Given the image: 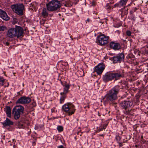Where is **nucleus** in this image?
I'll return each mask as SVG.
<instances>
[{"instance_id":"f257e3e1","label":"nucleus","mask_w":148,"mask_h":148,"mask_svg":"<svg viewBox=\"0 0 148 148\" xmlns=\"http://www.w3.org/2000/svg\"><path fill=\"white\" fill-rule=\"evenodd\" d=\"M121 88L118 85L114 86L109 90L103 99L104 102L106 103H111L117 99V95Z\"/></svg>"},{"instance_id":"f03ea898","label":"nucleus","mask_w":148,"mask_h":148,"mask_svg":"<svg viewBox=\"0 0 148 148\" xmlns=\"http://www.w3.org/2000/svg\"><path fill=\"white\" fill-rule=\"evenodd\" d=\"M124 76V74L123 72H119L115 73L108 72L104 75L103 79L105 82H107L111 81L114 79L116 80H118Z\"/></svg>"},{"instance_id":"7ed1b4c3","label":"nucleus","mask_w":148,"mask_h":148,"mask_svg":"<svg viewBox=\"0 0 148 148\" xmlns=\"http://www.w3.org/2000/svg\"><path fill=\"white\" fill-rule=\"evenodd\" d=\"M46 5L48 10L53 11L59 9L61 6V3L57 0H53L49 2Z\"/></svg>"},{"instance_id":"20e7f679","label":"nucleus","mask_w":148,"mask_h":148,"mask_svg":"<svg viewBox=\"0 0 148 148\" xmlns=\"http://www.w3.org/2000/svg\"><path fill=\"white\" fill-rule=\"evenodd\" d=\"M24 110V107L21 106H17L14 107L12 111L14 119L16 120L20 118L21 115L23 114Z\"/></svg>"},{"instance_id":"39448f33","label":"nucleus","mask_w":148,"mask_h":148,"mask_svg":"<svg viewBox=\"0 0 148 148\" xmlns=\"http://www.w3.org/2000/svg\"><path fill=\"white\" fill-rule=\"evenodd\" d=\"M11 8L13 11L19 15L22 16L23 15V10L24 7L22 4H17L12 5Z\"/></svg>"},{"instance_id":"423d86ee","label":"nucleus","mask_w":148,"mask_h":148,"mask_svg":"<svg viewBox=\"0 0 148 148\" xmlns=\"http://www.w3.org/2000/svg\"><path fill=\"white\" fill-rule=\"evenodd\" d=\"M62 109L65 112H69V115H71L73 114L75 109L74 106L71 103L64 105L62 107Z\"/></svg>"},{"instance_id":"0eeeda50","label":"nucleus","mask_w":148,"mask_h":148,"mask_svg":"<svg viewBox=\"0 0 148 148\" xmlns=\"http://www.w3.org/2000/svg\"><path fill=\"white\" fill-rule=\"evenodd\" d=\"M108 38V36H105L104 34H102L97 36L96 42L99 43V45H104L107 43Z\"/></svg>"},{"instance_id":"6e6552de","label":"nucleus","mask_w":148,"mask_h":148,"mask_svg":"<svg viewBox=\"0 0 148 148\" xmlns=\"http://www.w3.org/2000/svg\"><path fill=\"white\" fill-rule=\"evenodd\" d=\"M124 55L123 53L118 54L117 55L113 57L112 58L113 62L114 63H120L124 60Z\"/></svg>"},{"instance_id":"1a4fd4ad","label":"nucleus","mask_w":148,"mask_h":148,"mask_svg":"<svg viewBox=\"0 0 148 148\" xmlns=\"http://www.w3.org/2000/svg\"><path fill=\"white\" fill-rule=\"evenodd\" d=\"M105 67L104 64L101 63L95 66L94 69L95 72L98 75H101Z\"/></svg>"},{"instance_id":"9d476101","label":"nucleus","mask_w":148,"mask_h":148,"mask_svg":"<svg viewBox=\"0 0 148 148\" xmlns=\"http://www.w3.org/2000/svg\"><path fill=\"white\" fill-rule=\"evenodd\" d=\"M14 28L15 37L18 38L23 36L24 30L23 28L19 26H16Z\"/></svg>"},{"instance_id":"9b49d317","label":"nucleus","mask_w":148,"mask_h":148,"mask_svg":"<svg viewBox=\"0 0 148 148\" xmlns=\"http://www.w3.org/2000/svg\"><path fill=\"white\" fill-rule=\"evenodd\" d=\"M31 101L30 98L23 96L19 98L16 101V103L25 104L29 103Z\"/></svg>"},{"instance_id":"f8f14e48","label":"nucleus","mask_w":148,"mask_h":148,"mask_svg":"<svg viewBox=\"0 0 148 148\" xmlns=\"http://www.w3.org/2000/svg\"><path fill=\"white\" fill-rule=\"evenodd\" d=\"M132 102L129 101H124L120 103L121 106L124 109L129 108L132 106Z\"/></svg>"},{"instance_id":"ddd939ff","label":"nucleus","mask_w":148,"mask_h":148,"mask_svg":"<svg viewBox=\"0 0 148 148\" xmlns=\"http://www.w3.org/2000/svg\"><path fill=\"white\" fill-rule=\"evenodd\" d=\"M0 17L3 20L6 21H8L10 19V17L8 15L6 12L1 9H0Z\"/></svg>"},{"instance_id":"4468645a","label":"nucleus","mask_w":148,"mask_h":148,"mask_svg":"<svg viewBox=\"0 0 148 148\" xmlns=\"http://www.w3.org/2000/svg\"><path fill=\"white\" fill-rule=\"evenodd\" d=\"M110 47L115 50H118L121 48L120 44L118 43L112 42L110 43Z\"/></svg>"},{"instance_id":"2eb2a0df","label":"nucleus","mask_w":148,"mask_h":148,"mask_svg":"<svg viewBox=\"0 0 148 148\" xmlns=\"http://www.w3.org/2000/svg\"><path fill=\"white\" fill-rule=\"evenodd\" d=\"M14 28H11L8 31L7 35L9 38H14L15 37Z\"/></svg>"},{"instance_id":"dca6fc26","label":"nucleus","mask_w":148,"mask_h":148,"mask_svg":"<svg viewBox=\"0 0 148 148\" xmlns=\"http://www.w3.org/2000/svg\"><path fill=\"white\" fill-rule=\"evenodd\" d=\"M1 123L4 127H8V126L13 125L14 123L13 122L11 121L8 118H7L4 122Z\"/></svg>"},{"instance_id":"f3484780","label":"nucleus","mask_w":148,"mask_h":148,"mask_svg":"<svg viewBox=\"0 0 148 148\" xmlns=\"http://www.w3.org/2000/svg\"><path fill=\"white\" fill-rule=\"evenodd\" d=\"M64 87V90L63 92H61L60 95H62L64 94H66L68 92L69 89L71 86V85L69 84L66 83H65L64 84H63Z\"/></svg>"},{"instance_id":"a211bd4d","label":"nucleus","mask_w":148,"mask_h":148,"mask_svg":"<svg viewBox=\"0 0 148 148\" xmlns=\"http://www.w3.org/2000/svg\"><path fill=\"white\" fill-rule=\"evenodd\" d=\"M5 111L6 114L7 116L8 117H11V109L9 106H7L5 107Z\"/></svg>"},{"instance_id":"6ab92c4d","label":"nucleus","mask_w":148,"mask_h":148,"mask_svg":"<svg viewBox=\"0 0 148 148\" xmlns=\"http://www.w3.org/2000/svg\"><path fill=\"white\" fill-rule=\"evenodd\" d=\"M42 16L44 17H45L48 16V14L46 11V9L45 8L43 9L42 11Z\"/></svg>"},{"instance_id":"aec40b11","label":"nucleus","mask_w":148,"mask_h":148,"mask_svg":"<svg viewBox=\"0 0 148 148\" xmlns=\"http://www.w3.org/2000/svg\"><path fill=\"white\" fill-rule=\"evenodd\" d=\"M128 1V0H121L119 2L121 7H123L126 5Z\"/></svg>"},{"instance_id":"412c9836","label":"nucleus","mask_w":148,"mask_h":148,"mask_svg":"<svg viewBox=\"0 0 148 148\" xmlns=\"http://www.w3.org/2000/svg\"><path fill=\"white\" fill-rule=\"evenodd\" d=\"M62 96L61 97L60 99V103H62L64 102V99L66 97V94L62 95Z\"/></svg>"},{"instance_id":"4be33fe9","label":"nucleus","mask_w":148,"mask_h":148,"mask_svg":"<svg viewBox=\"0 0 148 148\" xmlns=\"http://www.w3.org/2000/svg\"><path fill=\"white\" fill-rule=\"evenodd\" d=\"M18 127L19 128H23L24 127V124L21 121H18Z\"/></svg>"},{"instance_id":"5701e85b","label":"nucleus","mask_w":148,"mask_h":148,"mask_svg":"<svg viewBox=\"0 0 148 148\" xmlns=\"http://www.w3.org/2000/svg\"><path fill=\"white\" fill-rule=\"evenodd\" d=\"M125 110L124 111V113L126 114H131V113H130L131 111V109L130 110L129 109V108L127 109H124Z\"/></svg>"},{"instance_id":"b1692460","label":"nucleus","mask_w":148,"mask_h":148,"mask_svg":"<svg viewBox=\"0 0 148 148\" xmlns=\"http://www.w3.org/2000/svg\"><path fill=\"white\" fill-rule=\"evenodd\" d=\"M5 81V79H3V77L0 76V85H3Z\"/></svg>"},{"instance_id":"393cba45","label":"nucleus","mask_w":148,"mask_h":148,"mask_svg":"<svg viewBox=\"0 0 148 148\" xmlns=\"http://www.w3.org/2000/svg\"><path fill=\"white\" fill-rule=\"evenodd\" d=\"M57 129L59 132H61L63 131V127L61 126H58L57 127Z\"/></svg>"},{"instance_id":"a878e982","label":"nucleus","mask_w":148,"mask_h":148,"mask_svg":"<svg viewBox=\"0 0 148 148\" xmlns=\"http://www.w3.org/2000/svg\"><path fill=\"white\" fill-rule=\"evenodd\" d=\"M116 139L118 143H121V138L120 136H117L116 137Z\"/></svg>"},{"instance_id":"bb28decb","label":"nucleus","mask_w":148,"mask_h":148,"mask_svg":"<svg viewBox=\"0 0 148 148\" xmlns=\"http://www.w3.org/2000/svg\"><path fill=\"white\" fill-rule=\"evenodd\" d=\"M134 57V56L132 54H130L128 55L127 56V58L128 59H129L133 58Z\"/></svg>"},{"instance_id":"cd10ccee","label":"nucleus","mask_w":148,"mask_h":148,"mask_svg":"<svg viewBox=\"0 0 148 148\" xmlns=\"http://www.w3.org/2000/svg\"><path fill=\"white\" fill-rule=\"evenodd\" d=\"M6 27L4 26H0V31H3L5 29H6Z\"/></svg>"},{"instance_id":"c85d7f7f","label":"nucleus","mask_w":148,"mask_h":148,"mask_svg":"<svg viewBox=\"0 0 148 148\" xmlns=\"http://www.w3.org/2000/svg\"><path fill=\"white\" fill-rule=\"evenodd\" d=\"M114 7H120V8L121 7V5H120V2H119V3H116L114 5Z\"/></svg>"},{"instance_id":"c756f323","label":"nucleus","mask_w":148,"mask_h":148,"mask_svg":"<svg viewBox=\"0 0 148 148\" xmlns=\"http://www.w3.org/2000/svg\"><path fill=\"white\" fill-rule=\"evenodd\" d=\"M126 35L128 36H131L132 34L131 32L129 30H127L126 32Z\"/></svg>"},{"instance_id":"7c9ffc66","label":"nucleus","mask_w":148,"mask_h":148,"mask_svg":"<svg viewBox=\"0 0 148 148\" xmlns=\"http://www.w3.org/2000/svg\"><path fill=\"white\" fill-rule=\"evenodd\" d=\"M130 19L132 20H133L134 21L135 20V17L134 16L133 14L130 17Z\"/></svg>"},{"instance_id":"2f4dec72","label":"nucleus","mask_w":148,"mask_h":148,"mask_svg":"<svg viewBox=\"0 0 148 148\" xmlns=\"http://www.w3.org/2000/svg\"><path fill=\"white\" fill-rule=\"evenodd\" d=\"M29 66H26V68L25 69V70H27V68L28 69L27 70V71H25L26 73L27 74H28V73L27 72H29V71H30V69H29Z\"/></svg>"},{"instance_id":"473e14b6","label":"nucleus","mask_w":148,"mask_h":148,"mask_svg":"<svg viewBox=\"0 0 148 148\" xmlns=\"http://www.w3.org/2000/svg\"><path fill=\"white\" fill-rule=\"evenodd\" d=\"M128 8H127L126 9V10L125 11V12H124V14L125 15H127L128 13Z\"/></svg>"},{"instance_id":"72a5a7b5","label":"nucleus","mask_w":148,"mask_h":148,"mask_svg":"<svg viewBox=\"0 0 148 148\" xmlns=\"http://www.w3.org/2000/svg\"><path fill=\"white\" fill-rule=\"evenodd\" d=\"M58 148H64L63 145H61L58 147Z\"/></svg>"},{"instance_id":"f704fd0d","label":"nucleus","mask_w":148,"mask_h":148,"mask_svg":"<svg viewBox=\"0 0 148 148\" xmlns=\"http://www.w3.org/2000/svg\"><path fill=\"white\" fill-rule=\"evenodd\" d=\"M39 128L38 126L37 125H36L35 127V129L36 130H38Z\"/></svg>"},{"instance_id":"c9c22d12","label":"nucleus","mask_w":148,"mask_h":148,"mask_svg":"<svg viewBox=\"0 0 148 148\" xmlns=\"http://www.w3.org/2000/svg\"><path fill=\"white\" fill-rule=\"evenodd\" d=\"M110 3H114V2L113 1V0H110Z\"/></svg>"},{"instance_id":"e433bc0d","label":"nucleus","mask_w":148,"mask_h":148,"mask_svg":"<svg viewBox=\"0 0 148 148\" xmlns=\"http://www.w3.org/2000/svg\"><path fill=\"white\" fill-rule=\"evenodd\" d=\"M51 112H55V108H53L51 110Z\"/></svg>"},{"instance_id":"4c0bfd02","label":"nucleus","mask_w":148,"mask_h":148,"mask_svg":"<svg viewBox=\"0 0 148 148\" xmlns=\"http://www.w3.org/2000/svg\"><path fill=\"white\" fill-rule=\"evenodd\" d=\"M107 125L106 124V125H104V126H103V129H105L106 128V127Z\"/></svg>"},{"instance_id":"58836bf2","label":"nucleus","mask_w":148,"mask_h":148,"mask_svg":"<svg viewBox=\"0 0 148 148\" xmlns=\"http://www.w3.org/2000/svg\"><path fill=\"white\" fill-rule=\"evenodd\" d=\"M98 115L99 116H100L101 115V113L99 112H98Z\"/></svg>"},{"instance_id":"ea45409f","label":"nucleus","mask_w":148,"mask_h":148,"mask_svg":"<svg viewBox=\"0 0 148 148\" xmlns=\"http://www.w3.org/2000/svg\"><path fill=\"white\" fill-rule=\"evenodd\" d=\"M40 23H41V24H44V21H40Z\"/></svg>"},{"instance_id":"a19ab883","label":"nucleus","mask_w":148,"mask_h":148,"mask_svg":"<svg viewBox=\"0 0 148 148\" xmlns=\"http://www.w3.org/2000/svg\"><path fill=\"white\" fill-rule=\"evenodd\" d=\"M141 138L142 140H143V136H141Z\"/></svg>"},{"instance_id":"79ce46f5","label":"nucleus","mask_w":148,"mask_h":148,"mask_svg":"<svg viewBox=\"0 0 148 148\" xmlns=\"http://www.w3.org/2000/svg\"><path fill=\"white\" fill-rule=\"evenodd\" d=\"M119 144L120 146L121 147V146H122V143H121H121H119Z\"/></svg>"},{"instance_id":"37998d69","label":"nucleus","mask_w":148,"mask_h":148,"mask_svg":"<svg viewBox=\"0 0 148 148\" xmlns=\"http://www.w3.org/2000/svg\"><path fill=\"white\" fill-rule=\"evenodd\" d=\"M90 21V20L89 19V18H88L87 19V20H86V21H87L88 22H89Z\"/></svg>"},{"instance_id":"c03bdc74","label":"nucleus","mask_w":148,"mask_h":148,"mask_svg":"<svg viewBox=\"0 0 148 148\" xmlns=\"http://www.w3.org/2000/svg\"><path fill=\"white\" fill-rule=\"evenodd\" d=\"M103 128H100L99 129V131H102L103 130Z\"/></svg>"},{"instance_id":"a18cd8bd","label":"nucleus","mask_w":148,"mask_h":148,"mask_svg":"<svg viewBox=\"0 0 148 148\" xmlns=\"http://www.w3.org/2000/svg\"><path fill=\"white\" fill-rule=\"evenodd\" d=\"M6 44L8 46L9 45V43L8 42H7L6 43Z\"/></svg>"},{"instance_id":"49530a36","label":"nucleus","mask_w":148,"mask_h":148,"mask_svg":"<svg viewBox=\"0 0 148 148\" xmlns=\"http://www.w3.org/2000/svg\"><path fill=\"white\" fill-rule=\"evenodd\" d=\"M109 3H108L107 4V6H109Z\"/></svg>"},{"instance_id":"de8ad7c7","label":"nucleus","mask_w":148,"mask_h":148,"mask_svg":"<svg viewBox=\"0 0 148 148\" xmlns=\"http://www.w3.org/2000/svg\"><path fill=\"white\" fill-rule=\"evenodd\" d=\"M147 53L148 54V50L147 51Z\"/></svg>"},{"instance_id":"09e8293b","label":"nucleus","mask_w":148,"mask_h":148,"mask_svg":"<svg viewBox=\"0 0 148 148\" xmlns=\"http://www.w3.org/2000/svg\"><path fill=\"white\" fill-rule=\"evenodd\" d=\"M87 107H88V108H89V106L88 105L87 106Z\"/></svg>"},{"instance_id":"8fccbe9b","label":"nucleus","mask_w":148,"mask_h":148,"mask_svg":"<svg viewBox=\"0 0 148 148\" xmlns=\"http://www.w3.org/2000/svg\"><path fill=\"white\" fill-rule=\"evenodd\" d=\"M23 72L24 73V72H25V70H23Z\"/></svg>"},{"instance_id":"3c124183","label":"nucleus","mask_w":148,"mask_h":148,"mask_svg":"<svg viewBox=\"0 0 148 148\" xmlns=\"http://www.w3.org/2000/svg\"><path fill=\"white\" fill-rule=\"evenodd\" d=\"M79 132H78V134H79Z\"/></svg>"},{"instance_id":"603ef678","label":"nucleus","mask_w":148,"mask_h":148,"mask_svg":"<svg viewBox=\"0 0 148 148\" xmlns=\"http://www.w3.org/2000/svg\"><path fill=\"white\" fill-rule=\"evenodd\" d=\"M86 106H85V107H84V108H86Z\"/></svg>"}]
</instances>
